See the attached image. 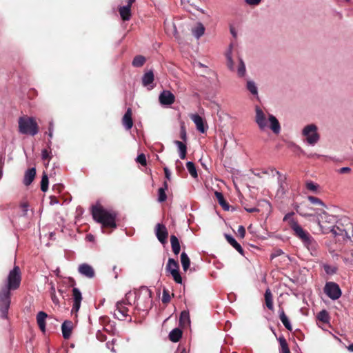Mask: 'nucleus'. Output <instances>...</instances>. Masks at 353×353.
Returning a JSON list of instances; mask_svg holds the SVG:
<instances>
[{
  "mask_svg": "<svg viewBox=\"0 0 353 353\" xmlns=\"http://www.w3.org/2000/svg\"><path fill=\"white\" fill-rule=\"evenodd\" d=\"M264 299H265V304L266 307L271 311L274 310V305H273V296L272 292L270 289L268 288L265 290V294H264Z\"/></svg>",
  "mask_w": 353,
  "mask_h": 353,
  "instance_id": "nucleus-22",
  "label": "nucleus"
},
{
  "mask_svg": "<svg viewBox=\"0 0 353 353\" xmlns=\"http://www.w3.org/2000/svg\"><path fill=\"white\" fill-rule=\"evenodd\" d=\"M191 119L194 121L196 126V129L201 133H205L208 128L205 127L204 121L201 116L197 114H192L190 116Z\"/></svg>",
  "mask_w": 353,
  "mask_h": 353,
  "instance_id": "nucleus-16",
  "label": "nucleus"
},
{
  "mask_svg": "<svg viewBox=\"0 0 353 353\" xmlns=\"http://www.w3.org/2000/svg\"><path fill=\"white\" fill-rule=\"evenodd\" d=\"M73 305L72 312H77L81 307L82 301L81 292L78 288H74L72 289Z\"/></svg>",
  "mask_w": 353,
  "mask_h": 353,
  "instance_id": "nucleus-11",
  "label": "nucleus"
},
{
  "mask_svg": "<svg viewBox=\"0 0 353 353\" xmlns=\"http://www.w3.org/2000/svg\"><path fill=\"white\" fill-rule=\"evenodd\" d=\"M159 100L162 105H172L175 101V97L171 92L163 90L160 94Z\"/></svg>",
  "mask_w": 353,
  "mask_h": 353,
  "instance_id": "nucleus-12",
  "label": "nucleus"
},
{
  "mask_svg": "<svg viewBox=\"0 0 353 353\" xmlns=\"http://www.w3.org/2000/svg\"><path fill=\"white\" fill-rule=\"evenodd\" d=\"M339 174H349L351 172V168L349 167H343L338 170Z\"/></svg>",
  "mask_w": 353,
  "mask_h": 353,
  "instance_id": "nucleus-56",
  "label": "nucleus"
},
{
  "mask_svg": "<svg viewBox=\"0 0 353 353\" xmlns=\"http://www.w3.org/2000/svg\"><path fill=\"white\" fill-rule=\"evenodd\" d=\"M279 319L281 321V322L283 323L285 327L288 330H289V331L292 330V327L291 325V323H290V322L288 316H286L283 308H281V310H279Z\"/></svg>",
  "mask_w": 353,
  "mask_h": 353,
  "instance_id": "nucleus-26",
  "label": "nucleus"
},
{
  "mask_svg": "<svg viewBox=\"0 0 353 353\" xmlns=\"http://www.w3.org/2000/svg\"><path fill=\"white\" fill-rule=\"evenodd\" d=\"M174 144L178 146L179 157L181 159H185L187 154V147L185 143L180 141H174Z\"/></svg>",
  "mask_w": 353,
  "mask_h": 353,
  "instance_id": "nucleus-32",
  "label": "nucleus"
},
{
  "mask_svg": "<svg viewBox=\"0 0 353 353\" xmlns=\"http://www.w3.org/2000/svg\"><path fill=\"white\" fill-rule=\"evenodd\" d=\"M48 130H49V132H48V136L50 137V138H52L53 134H52V130H53V123L51 121L49 123V128H48Z\"/></svg>",
  "mask_w": 353,
  "mask_h": 353,
  "instance_id": "nucleus-61",
  "label": "nucleus"
},
{
  "mask_svg": "<svg viewBox=\"0 0 353 353\" xmlns=\"http://www.w3.org/2000/svg\"><path fill=\"white\" fill-rule=\"evenodd\" d=\"M78 270L80 274L90 279L93 278L95 275L93 268L87 263L80 265Z\"/></svg>",
  "mask_w": 353,
  "mask_h": 353,
  "instance_id": "nucleus-13",
  "label": "nucleus"
},
{
  "mask_svg": "<svg viewBox=\"0 0 353 353\" xmlns=\"http://www.w3.org/2000/svg\"><path fill=\"white\" fill-rule=\"evenodd\" d=\"M170 243L174 254L176 255L179 254L181 250L180 243L178 238L175 235H171Z\"/></svg>",
  "mask_w": 353,
  "mask_h": 353,
  "instance_id": "nucleus-28",
  "label": "nucleus"
},
{
  "mask_svg": "<svg viewBox=\"0 0 353 353\" xmlns=\"http://www.w3.org/2000/svg\"><path fill=\"white\" fill-rule=\"evenodd\" d=\"M247 89L254 95L258 94L257 88L254 81H248L247 82Z\"/></svg>",
  "mask_w": 353,
  "mask_h": 353,
  "instance_id": "nucleus-43",
  "label": "nucleus"
},
{
  "mask_svg": "<svg viewBox=\"0 0 353 353\" xmlns=\"http://www.w3.org/2000/svg\"><path fill=\"white\" fill-rule=\"evenodd\" d=\"M154 75L152 70L145 72L142 77V84L143 86H148L153 83Z\"/></svg>",
  "mask_w": 353,
  "mask_h": 353,
  "instance_id": "nucleus-25",
  "label": "nucleus"
},
{
  "mask_svg": "<svg viewBox=\"0 0 353 353\" xmlns=\"http://www.w3.org/2000/svg\"><path fill=\"white\" fill-rule=\"evenodd\" d=\"M324 292L332 300H336L341 296V290L339 285L334 282H327L324 287Z\"/></svg>",
  "mask_w": 353,
  "mask_h": 353,
  "instance_id": "nucleus-7",
  "label": "nucleus"
},
{
  "mask_svg": "<svg viewBox=\"0 0 353 353\" xmlns=\"http://www.w3.org/2000/svg\"><path fill=\"white\" fill-rule=\"evenodd\" d=\"M307 199L310 201V202L314 205H321L322 207H325L324 203L319 198L313 196H309L307 197Z\"/></svg>",
  "mask_w": 353,
  "mask_h": 353,
  "instance_id": "nucleus-44",
  "label": "nucleus"
},
{
  "mask_svg": "<svg viewBox=\"0 0 353 353\" xmlns=\"http://www.w3.org/2000/svg\"><path fill=\"white\" fill-rule=\"evenodd\" d=\"M226 57H227V61H228V63H227L228 67L229 68L230 70H234V62L232 59L231 52H229L227 53Z\"/></svg>",
  "mask_w": 353,
  "mask_h": 353,
  "instance_id": "nucleus-49",
  "label": "nucleus"
},
{
  "mask_svg": "<svg viewBox=\"0 0 353 353\" xmlns=\"http://www.w3.org/2000/svg\"><path fill=\"white\" fill-rule=\"evenodd\" d=\"M279 341L281 345V353H290L288 343L284 337H280Z\"/></svg>",
  "mask_w": 353,
  "mask_h": 353,
  "instance_id": "nucleus-39",
  "label": "nucleus"
},
{
  "mask_svg": "<svg viewBox=\"0 0 353 353\" xmlns=\"http://www.w3.org/2000/svg\"><path fill=\"white\" fill-rule=\"evenodd\" d=\"M50 297L54 304H55L56 305H59V300L58 297L56 296V293L50 294Z\"/></svg>",
  "mask_w": 353,
  "mask_h": 353,
  "instance_id": "nucleus-57",
  "label": "nucleus"
},
{
  "mask_svg": "<svg viewBox=\"0 0 353 353\" xmlns=\"http://www.w3.org/2000/svg\"><path fill=\"white\" fill-rule=\"evenodd\" d=\"M143 294V298H145V304L143 310H148L152 306V292L147 288H143L141 294Z\"/></svg>",
  "mask_w": 353,
  "mask_h": 353,
  "instance_id": "nucleus-15",
  "label": "nucleus"
},
{
  "mask_svg": "<svg viewBox=\"0 0 353 353\" xmlns=\"http://www.w3.org/2000/svg\"><path fill=\"white\" fill-rule=\"evenodd\" d=\"M163 170H164V173H165V176L167 179L170 180V176H171V172L169 170V169L168 168H163Z\"/></svg>",
  "mask_w": 353,
  "mask_h": 353,
  "instance_id": "nucleus-60",
  "label": "nucleus"
},
{
  "mask_svg": "<svg viewBox=\"0 0 353 353\" xmlns=\"http://www.w3.org/2000/svg\"><path fill=\"white\" fill-rule=\"evenodd\" d=\"M48 176L45 172L43 173L41 181V190L43 192H46L48 189Z\"/></svg>",
  "mask_w": 353,
  "mask_h": 353,
  "instance_id": "nucleus-40",
  "label": "nucleus"
},
{
  "mask_svg": "<svg viewBox=\"0 0 353 353\" xmlns=\"http://www.w3.org/2000/svg\"><path fill=\"white\" fill-rule=\"evenodd\" d=\"M186 167H187L188 172H190V175L192 177L196 178L198 176L196 167H195V165L194 163H192L191 161H188L186 163Z\"/></svg>",
  "mask_w": 353,
  "mask_h": 353,
  "instance_id": "nucleus-41",
  "label": "nucleus"
},
{
  "mask_svg": "<svg viewBox=\"0 0 353 353\" xmlns=\"http://www.w3.org/2000/svg\"><path fill=\"white\" fill-rule=\"evenodd\" d=\"M204 32L205 28L201 23H198L196 27L192 29V34L197 39L200 38L204 34Z\"/></svg>",
  "mask_w": 353,
  "mask_h": 353,
  "instance_id": "nucleus-34",
  "label": "nucleus"
},
{
  "mask_svg": "<svg viewBox=\"0 0 353 353\" xmlns=\"http://www.w3.org/2000/svg\"><path fill=\"white\" fill-rule=\"evenodd\" d=\"M122 124L126 130H130L133 126L132 111L130 108H128L122 118Z\"/></svg>",
  "mask_w": 353,
  "mask_h": 353,
  "instance_id": "nucleus-14",
  "label": "nucleus"
},
{
  "mask_svg": "<svg viewBox=\"0 0 353 353\" xmlns=\"http://www.w3.org/2000/svg\"><path fill=\"white\" fill-rule=\"evenodd\" d=\"M317 128L315 125L311 124L305 126L303 130V134L306 137L308 143L314 145L319 139V135L316 132Z\"/></svg>",
  "mask_w": 353,
  "mask_h": 353,
  "instance_id": "nucleus-8",
  "label": "nucleus"
},
{
  "mask_svg": "<svg viewBox=\"0 0 353 353\" xmlns=\"http://www.w3.org/2000/svg\"><path fill=\"white\" fill-rule=\"evenodd\" d=\"M269 121L270 122V128L275 133L279 134L281 130L280 124L276 118L273 115L269 116Z\"/></svg>",
  "mask_w": 353,
  "mask_h": 353,
  "instance_id": "nucleus-31",
  "label": "nucleus"
},
{
  "mask_svg": "<svg viewBox=\"0 0 353 353\" xmlns=\"http://www.w3.org/2000/svg\"><path fill=\"white\" fill-rule=\"evenodd\" d=\"M237 72L239 77H243L245 74V65L242 59L239 60Z\"/></svg>",
  "mask_w": 353,
  "mask_h": 353,
  "instance_id": "nucleus-45",
  "label": "nucleus"
},
{
  "mask_svg": "<svg viewBox=\"0 0 353 353\" xmlns=\"http://www.w3.org/2000/svg\"><path fill=\"white\" fill-rule=\"evenodd\" d=\"M181 263L184 271H187L190 265V260L185 252H182L181 254Z\"/></svg>",
  "mask_w": 353,
  "mask_h": 353,
  "instance_id": "nucleus-36",
  "label": "nucleus"
},
{
  "mask_svg": "<svg viewBox=\"0 0 353 353\" xmlns=\"http://www.w3.org/2000/svg\"><path fill=\"white\" fill-rule=\"evenodd\" d=\"M336 217L323 211L318 215V224L323 233L327 234L331 232L335 225Z\"/></svg>",
  "mask_w": 353,
  "mask_h": 353,
  "instance_id": "nucleus-6",
  "label": "nucleus"
},
{
  "mask_svg": "<svg viewBox=\"0 0 353 353\" xmlns=\"http://www.w3.org/2000/svg\"><path fill=\"white\" fill-rule=\"evenodd\" d=\"M353 232V225L348 219L341 220L332 230L334 236H341L343 239H351L350 232Z\"/></svg>",
  "mask_w": 353,
  "mask_h": 353,
  "instance_id": "nucleus-5",
  "label": "nucleus"
},
{
  "mask_svg": "<svg viewBox=\"0 0 353 353\" xmlns=\"http://www.w3.org/2000/svg\"><path fill=\"white\" fill-rule=\"evenodd\" d=\"M47 316V314L42 311L38 312L37 315V324L40 330L43 332L46 331V319Z\"/></svg>",
  "mask_w": 353,
  "mask_h": 353,
  "instance_id": "nucleus-21",
  "label": "nucleus"
},
{
  "mask_svg": "<svg viewBox=\"0 0 353 353\" xmlns=\"http://www.w3.org/2000/svg\"><path fill=\"white\" fill-rule=\"evenodd\" d=\"M214 195L218 203L222 207V208L224 210H228L230 208V205L225 200L223 194L221 192L216 191L214 192Z\"/></svg>",
  "mask_w": 353,
  "mask_h": 353,
  "instance_id": "nucleus-27",
  "label": "nucleus"
},
{
  "mask_svg": "<svg viewBox=\"0 0 353 353\" xmlns=\"http://www.w3.org/2000/svg\"><path fill=\"white\" fill-rule=\"evenodd\" d=\"M93 219L102 225V228L114 229L117 228V213L108 211L100 205H94L92 208Z\"/></svg>",
  "mask_w": 353,
  "mask_h": 353,
  "instance_id": "nucleus-2",
  "label": "nucleus"
},
{
  "mask_svg": "<svg viewBox=\"0 0 353 353\" xmlns=\"http://www.w3.org/2000/svg\"><path fill=\"white\" fill-rule=\"evenodd\" d=\"M50 284L51 285V288L50 289V294H55L56 293V290H55V287H54L53 283L50 282Z\"/></svg>",
  "mask_w": 353,
  "mask_h": 353,
  "instance_id": "nucleus-63",
  "label": "nucleus"
},
{
  "mask_svg": "<svg viewBox=\"0 0 353 353\" xmlns=\"http://www.w3.org/2000/svg\"><path fill=\"white\" fill-rule=\"evenodd\" d=\"M171 297L168 290L163 289L162 294V302L165 304L168 303L170 301Z\"/></svg>",
  "mask_w": 353,
  "mask_h": 353,
  "instance_id": "nucleus-47",
  "label": "nucleus"
},
{
  "mask_svg": "<svg viewBox=\"0 0 353 353\" xmlns=\"http://www.w3.org/2000/svg\"><path fill=\"white\" fill-rule=\"evenodd\" d=\"M73 329V323L71 321H65L61 325V331L63 337L68 339L71 336L72 330Z\"/></svg>",
  "mask_w": 353,
  "mask_h": 353,
  "instance_id": "nucleus-17",
  "label": "nucleus"
},
{
  "mask_svg": "<svg viewBox=\"0 0 353 353\" xmlns=\"http://www.w3.org/2000/svg\"><path fill=\"white\" fill-rule=\"evenodd\" d=\"M63 188V186L61 184H57L53 186V189H57L59 192H61Z\"/></svg>",
  "mask_w": 353,
  "mask_h": 353,
  "instance_id": "nucleus-62",
  "label": "nucleus"
},
{
  "mask_svg": "<svg viewBox=\"0 0 353 353\" xmlns=\"http://www.w3.org/2000/svg\"><path fill=\"white\" fill-rule=\"evenodd\" d=\"M168 188V184L167 181H164L163 187L160 188L158 190V201L160 203L164 202L167 199V194L165 191Z\"/></svg>",
  "mask_w": 353,
  "mask_h": 353,
  "instance_id": "nucleus-30",
  "label": "nucleus"
},
{
  "mask_svg": "<svg viewBox=\"0 0 353 353\" xmlns=\"http://www.w3.org/2000/svg\"><path fill=\"white\" fill-rule=\"evenodd\" d=\"M155 234L157 239L163 244L166 243L168 232L165 225L157 223L155 226Z\"/></svg>",
  "mask_w": 353,
  "mask_h": 353,
  "instance_id": "nucleus-10",
  "label": "nucleus"
},
{
  "mask_svg": "<svg viewBox=\"0 0 353 353\" xmlns=\"http://www.w3.org/2000/svg\"><path fill=\"white\" fill-rule=\"evenodd\" d=\"M183 332L180 328L176 327L173 329L169 334V339L174 343L180 341L182 337Z\"/></svg>",
  "mask_w": 353,
  "mask_h": 353,
  "instance_id": "nucleus-23",
  "label": "nucleus"
},
{
  "mask_svg": "<svg viewBox=\"0 0 353 353\" xmlns=\"http://www.w3.org/2000/svg\"><path fill=\"white\" fill-rule=\"evenodd\" d=\"M50 154H51L50 151H48L47 149H43L41 152L42 159L48 160L49 161L52 157Z\"/></svg>",
  "mask_w": 353,
  "mask_h": 353,
  "instance_id": "nucleus-51",
  "label": "nucleus"
},
{
  "mask_svg": "<svg viewBox=\"0 0 353 353\" xmlns=\"http://www.w3.org/2000/svg\"><path fill=\"white\" fill-rule=\"evenodd\" d=\"M172 270H179V265L177 261L170 258L166 265V270L169 272L172 271Z\"/></svg>",
  "mask_w": 353,
  "mask_h": 353,
  "instance_id": "nucleus-38",
  "label": "nucleus"
},
{
  "mask_svg": "<svg viewBox=\"0 0 353 353\" xmlns=\"http://www.w3.org/2000/svg\"><path fill=\"white\" fill-rule=\"evenodd\" d=\"M318 188H319V185H317L316 183H314L312 181H309V182L306 183V188L308 190H310L312 192H316Z\"/></svg>",
  "mask_w": 353,
  "mask_h": 353,
  "instance_id": "nucleus-48",
  "label": "nucleus"
},
{
  "mask_svg": "<svg viewBox=\"0 0 353 353\" xmlns=\"http://www.w3.org/2000/svg\"><path fill=\"white\" fill-rule=\"evenodd\" d=\"M323 268L327 274H334L337 271V268L336 266H332L330 265H324Z\"/></svg>",
  "mask_w": 353,
  "mask_h": 353,
  "instance_id": "nucleus-46",
  "label": "nucleus"
},
{
  "mask_svg": "<svg viewBox=\"0 0 353 353\" xmlns=\"http://www.w3.org/2000/svg\"><path fill=\"white\" fill-rule=\"evenodd\" d=\"M347 260L353 264V249L351 251L350 255L347 256Z\"/></svg>",
  "mask_w": 353,
  "mask_h": 353,
  "instance_id": "nucleus-64",
  "label": "nucleus"
},
{
  "mask_svg": "<svg viewBox=\"0 0 353 353\" xmlns=\"http://www.w3.org/2000/svg\"><path fill=\"white\" fill-rule=\"evenodd\" d=\"M225 237L227 241L236 249L241 254L243 255V249L241 245L231 236L229 234H225Z\"/></svg>",
  "mask_w": 353,
  "mask_h": 353,
  "instance_id": "nucleus-24",
  "label": "nucleus"
},
{
  "mask_svg": "<svg viewBox=\"0 0 353 353\" xmlns=\"http://www.w3.org/2000/svg\"><path fill=\"white\" fill-rule=\"evenodd\" d=\"M146 59L142 55H137L132 60V65L136 68L142 67L145 63Z\"/></svg>",
  "mask_w": 353,
  "mask_h": 353,
  "instance_id": "nucleus-35",
  "label": "nucleus"
},
{
  "mask_svg": "<svg viewBox=\"0 0 353 353\" xmlns=\"http://www.w3.org/2000/svg\"><path fill=\"white\" fill-rule=\"evenodd\" d=\"M36 176V169L34 168L28 169L24 175L23 183L25 185L28 186L31 184V183L34 179Z\"/></svg>",
  "mask_w": 353,
  "mask_h": 353,
  "instance_id": "nucleus-19",
  "label": "nucleus"
},
{
  "mask_svg": "<svg viewBox=\"0 0 353 353\" xmlns=\"http://www.w3.org/2000/svg\"><path fill=\"white\" fill-rule=\"evenodd\" d=\"M97 339L103 342L106 340V336L103 334L101 331H98L96 334Z\"/></svg>",
  "mask_w": 353,
  "mask_h": 353,
  "instance_id": "nucleus-54",
  "label": "nucleus"
},
{
  "mask_svg": "<svg viewBox=\"0 0 353 353\" xmlns=\"http://www.w3.org/2000/svg\"><path fill=\"white\" fill-rule=\"evenodd\" d=\"M190 323V314L188 311H183L179 318V324L181 326L185 327Z\"/></svg>",
  "mask_w": 353,
  "mask_h": 353,
  "instance_id": "nucleus-33",
  "label": "nucleus"
},
{
  "mask_svg": "<svg viewBox=\"0 0 353 353\" xmlns=\"http://www.w3.org/2000/svg\"><path fill=\"white\" fill-rule=\"evenodd\" d=\"M169 272L176 283H182V277L179 273V270H172V271H169Z\"/></svg>",
  "mask_w": 353,
  "mask_h": 353,
  "instance_id": "nucleus-42",
  "label": "nucleus"
},
{
  "mask_svg": "<svg viewBox=\"0 0 353 353\" xmlns=\"http://www.w3.org/2000/svg\"><path fill=\"white\" fill-rule=\"evenodd\" d=\"M290 227L294 231V235L300 239L309 250H314L316 248V242L294 219L290 220Z\"/></svg>",
  "mask_w": 353,
  "mask_h": 353,
  "instance_id": "nucleus-3",
  "label": "nucleus"
},
{
  "mask_svg": "<svg viewBox=\"0 0 353 353\" xmlns=\"http://www.w3.org/2000/svg\"><path fill=\"white\" fill-rule=\"evenodd\" d=\"M19 131L23 134L34 136L39 132V125L33 117H21L19 119Z\"/></svg>",
  "mask_w": 353,
  "mask_h": 353,
  "instance_id": "nucleus-4",
  "label": "nucleus"
},
{
  "mask_svg": "<svg viewBox=\"0 0 353 353\" xmlns=\"http://www.w3.org/2000/svg\"><path fill=\"white\" fill-rule=\"evenodd\" d=\"M180 137L183 141H186L187 134H186V131H185V128L184 126H181V128Z\"/></svg>",
  "mask_w": 353,
  "mask_h": 353,
  "instance_id": "nucleus-53",
  "label": "nucleus"
},
{
  "mask_svg": "<svg viewBox=\"0 0 353 353\" xmlns=\"http://www.w3.org/2000/svg\"><path fill=\"white\" fill-rule=\"evenodd\" d=\"M50 205H54L58 204L59 203V201L55 196H50Z\"/></svg>",
  "mask_w": 353,
  "mask_h": 353,
  "instance_id": "nucleus-58",
  "label": "nucleus"
},
{
  "mask_svg": "<svg viewBox=\"0 0 353 353\" xmlns=\"http://www.w3.org/2000/svg\"><path fill=\"white\" fill-rule=\"evenodd\" d=\"M256 122L261 130H263L267 125L265 114L259 108L256 109Z\"/></svg>",
  "mask_w": 353,
  "mask_h": 353,
  "instance_id": "nucleus-18",
  "label": "nucleus"
},
{
  "mask_svg": "<svg viewBox=\"0 0 353 353\" xmlns=\"http://www.w3.org/2000/svg\"><path fill=\"white\" fill-rule=\"evenodd\" d=\"M296 212L303 216H310L313 214L314 209L306 205H302L296 208Z\"/></svg>",
  "mask_w": 353,
  "mask_h": 353,
  "instance_id": "nucleus-29",
  "label": "nucleus"
},
{
  "mask_svg": "<svg viewBox=\"0 0 353 353\" xmlns=\"http://www.w3.org/2000/svg\"><path fill=\"white\" fill-rule=\"evenodd\" d=\"M293 214H294V212H290V213H288L287 214H285L283 218V221H288V223H290V220L293 219H292Z\"/></svg>",
  "mask_w": 353,
  "mask_h": 353,
  "instance_id": "nucleus-59",
  "label": "nucleus"
},
{
  "mask_svg": "<svg viewBox=\"0 0 353 353\" xmlns=\"http://www.w3.org/2000/svg\"><path fill=\"white\" fill-rule=\"evenodd\" d=\"M238 234L241 236V238L243 239L245 235V229L243 225L239 226L238 228Z\"/></svg>",
  "mask_w": 353,
  "mask_h": 353,
  "instance_id": "nucleus-55",
  "label": "nucleus"
},
{
  "mask_svg": "<svg viewBox=\"0 0 353 353\" xmlns=\"http://www.w3.org/2000/svg\"><path fill=\"white\" fill-rule=\"evenodd\" d=\"M262 0H244L246 4L251 6H256L261 3Z\"/></svg>",
  "mask_w": 353,
  "mask_h": 353,
  "instance_id": "nucleus-52",
  "label": "nucleus"
},
{
  "mask_svg": "<svg viewBox=\"0 0 353 353\" xmlns=\"http://www.w3.org/2000/svg\"><path fill=\"white\" fill-rule=\"evenodd\" d=\"M127 304H130L127 302V301H122L121 302H118L116 305V309L114 311V318L123 321L125 319L127 316H128V308L126 307Z\"/></svg>",
  "mask_w": 353,
  "mask_h": 353,
  "instance_id": "nucleus-9",
  "label": "nucleus"
},
{
  "mask_svg": "<svg viewBox=\"0 0 353 353\" xmlns=\"http://www.w3.org/2000/svg\"><path fill=\"white\" fill-rule=\"evenodd\" d=\"M317 319L323 323H328L330 317L329 313L325 310H323L318 313Z\"/></svg>",
  "mask_w": 353,
  "mask_h": 353,
  "instance_id": "nucleus-37",
  "label": "nucleus"
},
{
  "mask_svg": "<svg viewBox=\"0 0 353 353\" xmlns=\"http://www.w3.org/2000/svg\"><path fill=\"white\" fill-rule=\"evenodd\" d=\"M22 276L20 268L14 265L0 288V316L3 319L8 318V310L11 303L12 291L19 288Z\"/></svg>",
  "mask_w": 353,
  "mask_h": 353,
  "instance_id": "nucleus-1",
  "label": "nucleus"
},
{
  "mask_svg": "<svg viewBox=\"0 0 353 353\" xmlns=\"http://www.w3.org/2000/svg\"><path fill=\"white\" fill-rule=\"evenodd\" d=\"M119 12L123 21H129L132 16L131 8L129 6H121Z\"/></svg>",
  "mask_w": 353,
  "mask_h": 353,
  "instance_id": "nucleus-20",
  "label": "nucleus"
},
{
  "mask_svg": "<svg viewBox=\"0 0 353 353\" xmlns=\"http://www.w3.org/2000/svg\"><path fill=\"white\" fill-rule=\"evenodd\" d=\"M136 161L137 163H140L143 166L147 165V161L144 154H140L139 155H138Z\"/></svg>",
  "mask_w": 353,
  "mask_h": 353,
  "instance_id": "nucleus-50",
  "label": "nucleus"
}]
</instances>
